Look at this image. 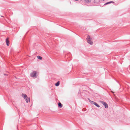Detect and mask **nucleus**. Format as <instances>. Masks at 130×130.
Segmentation results:
<instances>
[{
  "mask_svg": "<svg viewBox=\"0 0 130 130\" xmlns=\"http://www.w3.org/2000/svg\"><path fill=\"white\" fill-rule=\"evenodd\" d=\"M101 103L106 108H108V105L107 103L104 101H100Z\"/></svg>",
  "mask_w": 130,
  "mask_h": 130,
  "instance_id": "2",
  "label": "nucleus"
},
{
  "mask_svg": "<svg viewBox=\"0 0 130 130\" xmlns=\"http://www.w3.org/2000/svg\"><path fill=\"white\" fill-rule=\"evenodd\" d=\"M60 84V82L59 81L57 82L55 84V85L56 86H59Z\"/></svg>",
  "mask_w": 130,
  "mask_h": 130,
  "instance_id": "9",
  "label": "nucleus"
},
{
  "mask_svg": "<svg viewBox=\"0 0 130 130\" xmlns=\"http://www.w3.org/2000/svg\"><path fill=\"white\" fill-rule=\"evenodd\" d=\"M90 102L92 104H94L96 106L98 107H99L100 106L97 103H96L95 102L92 101H90Z\"/></svg>",
  "mask_w": 130,
  "mask_h": 130,
  "instance_id": "4",
  "label": "nucleus"
},
{
  "mask_svg": "<svg viewBox=\"0 0 130 130\" xmlns=\"http://www.w3.org/2000/svg\"><path fill=\"white\" fill-rule=\"evenodd\" d=\"M75 1H78V0H75Z\"/></svg>",
  "mask_w": 130,
  "mask_h": 130,
  "instance_id": "13",
  "label": "nucleus"
},
{
  "mask_svg": "<svg viewBox=\"0 0 130 130\" xmlns=\"http://www.w3.org/2000/svg\"><path fill=\"white\" fill-rule=\"evenodd\" d=\"M37 73V71H33L32 73H31L30 74L31 76L34 77L36 76V75Z\"/></svg>",
  "mask_w": 130,
  "mask_h": 130,
  "instance_id": "3",
  "label": "nucleus"
},
{
  "mask_svg": "<svg viewBox=\"0 0 130 130\" xmlns=\"http://www.w3.org/2000/svg\"><path fill=\"white\" fill-rule=\"evenodd\" d=\"M37 58L40 60H41L42 59V57L40 56H37Z\"/></svg>",
  "mask_w": 130,
  "mask_h": 130,
  "instance_id": "12",
  "label": "nucleus"
},
{
  "mask_svg": "<svg viewBox=\"0 0 130 130\" xmlns=\"http://www.w3.org/2000/svg\"><path fill=\"white\" fill-rule=\"evenodd\" d=\"M6 44L8 46H9V41L8 40V39L7 38L6 39Z\"/></svg>",
  "mask_w": 130,
  "mask_h": 130,
  "instance_id": "6",
  "label": "nucleus"
},
{
  "mask_svg": "<svg viewBox=\"0 0 130 130\" xmlns=\"http://www.w3.org/2000/svg\"><path fill=\"white\" fill-rule=\"evenodd\" d=\"M85 2L87 3H90L91 1V0H85Z\"/></svg>",
  "mask_w": 130,
  "mask_h": 130,
  "instance_id": "11",
  "label": "nucleus"
},
{
  "mask_svg": "<svg viewBox=\"0 0 130 130\" xmlns=\"http://www.w3.org/2000/svg\"><path fill=\"white\" fill-rule=\"evenodd\" d=\"M87 42L91 45H92L93 44L91 38L89 36H88L87 38Z\"/></svg>",
  "mask_w": 130,
  "mask_h": 130,
  "instance_id": "1",
  "label": "nucleus"
},
{
  "mask_svg": "<svg viewBox=\"0 0 130 130\" xmlns=\"http://www.w3.org/2000/svg\"><path fill=\"white\" fill-rule=\"evenodd\" d=\"M22 95L24 97V99H25L26 98H27L28 97L27 96V95L26 94H22Z\"/></svg>",
  "mask_w": 130,
  "mask_h": 130,
  "instance_id": "8",
  "label": "nucleus"
},
{
  "mask_svg": "<svg viewBox=\"0 0 130 130\" xmlns=\"http://www.w3.org/2000/svg\"><path fill=\"white\" fill-rule=\"evenodd\" d=\"M58 106L59 107L61 108L62 106V104L60 102H59L58 104Z\"/></svg>",
  "mask_w": 130,
  "mask_h": 130,
  "instance_id": "7",
  "label": "nucleus"
},
{
  "mask_svg": "<svg viewBox=\"0 0 130 130\" xmlns=\"http://www.w3.org/2000/svg\"><path fill=\"white\" fill-rule=\"evenodd\" d=\"M25 99L27 103H28L30 101V98H29L27 97V98H26Z\"/></svg>",
  "mask_w": 130,
  "mask_h": 130,
  "instance_id": "5",
  "label": "nucleus"
},
{
  "mask_svg": "<svg viewBox=\"0 0 130 130\" xmlns=\"http://www.w3.org/2000/svg\"><path fill=\"white\" fill-rule=\"evenodd\" d=\"M1 17H3V16H1Z\"/></svg>",
  "mask_w": 130,
  "mask_h": 130,
  "instance_id": "14",
  "label": "nucleus"
},
{
  "mask_svg": "<svg viewBox=\"0 0 130 130\" xmlns=\"http://www.w3.org/2000/svg\"><path fill=\"white\" fill-rule=\"evenodd\" d=\"M114 3V2H113L112 1H110V2H107L105 4H104V5H107V4H110V3Z\"/></svg>",
  "mask_w": 130,
  "mask_h": 130,
  "instance_id": "10",
  "label": "nucleus"
}]
</instances>
